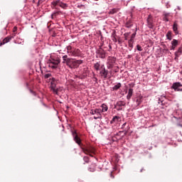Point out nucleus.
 <instances>
[{
	"label": "nucleus",
	"mask_w": 182,
	"mask_h": 182,
	"mask_svg": "<svg viewBox=\"0 0 182 182\" xmlns=\"http://www.w3.org/2000/svg\"><path fill=\"white\" fill-rule=\"evenodd\" d=\"M52 76V74L48 73L44 75L45 79H49Z\"/></svg>",
	"instance_id": "473e14b6"
},
{
	"label": "nucleus",
	"mask_w": 182,
	"mask_h": 182,
	"mask_svg": "<svg viewBox=\"0 0 182 182\" xmlns=\"http://www.w3.org/2000/svg\"><path fill=\"white\" fill-rule=\"evenodd\" d=\"M63 63H65L70 69H76L83 63V60H74L73 58H69L68 55H65L63 56Z\"/></svg>",
	"instance_id": "f257e3e1"
},
{
	"label": "nucleus",
	"mask_w": 182,
	"mask_h": 182,
	"mask_svg": "<svg viewBox=\"0 0 182 182\" xmlns=\"http://www.w3.org/2000/svg\"><path fill=\"white\" fill-rule=\"evenodd\" d=\"M90 114L94 116L95 120H97V119H102L103 116L102 115V109L95 108L90 109Z\"/></svg>",
	"instance_id": "7ed1b4c3"
},
{
	"label": "nucleus",
	"mask_w": 182,
	"mask_h": 182,
	"mask_svg": "<svg viewBox=\"0 0 182 182\" xmlns=\"http://www.w3.org/2000/svg\"><path fill=\"white\" fill-rule=\"evenodd\" d=\"M101 107V113H105V112H107V110H109V107H107V105L106 104H102Z\"/></svg>",
	"instance_id": "dca6fc26"
},
{
	"label": "nucleus",
	"mask_w": 182,
	"mask_h": 182,
	"mask_svg": "<svg viewBox=\"0 0 182 182\" xmlns=\"http://www.w3.org/2000/svg\"><path fill=\"white\" fill-rule=\"evenodd\" d=\"M181 55H182V44L181 47L178 49V50L175 52L176 58H178V56H180Z\"/></svg>",
	"instance_id": "a211bd4d"
},
{
	"label": "nucleus",
	"mask_w": 182,
	"mask_h": 182,
	"mask_svg": "<svg viewBox=\"0 0 182 182\" xmlns=\"http://www.w3.org/2000/svg\"><path fill=\"white\" fill-rule=\"evenodd\" d=\"M133 96V89L130 88L128 91V94L127 95V99L128 100H130L132 99V97Z\"/></svg>",
	"instance_id": "f3484780"
},
{
	"label": "nucleus",
	"mask_w": 182,
	"mask_h": 182,
	"mask_svg": "<svg viewBox=\"0 0 182 182\" xmlns=\"http://www.w3.org/2000/svg\"><path fill=\"white\" fill-rule=\"evenodd\" d=\"M100 62H98V63H96L95 65H94V68L95 69V70H100Z\"/></svg>",
	"instance_id": "bb28decb"
},
{
	"label": "nucleus",
	"mask_w": 182,
	"mask_h": 182,
	"mask_svg": "<svg viewBox=\"0 0 182 182\" xmlns=\"http://www.w3.org/2000/svg\"><path fill=\"white\" fill-rule=\"evenodd\" d=\"M141 171H141H143V169H141V171Z\"/></svg>",
	"instance_id": "49530a36"
},
{
	"label": "nucleus",
	"mask_w": 182,
	"mask_h": 182,
	"mask_svg": "<svg viewBox=\"0 0 182 182\" xmlns=\"http://www.w3.org/2000/svg\"><path fill=\"white\" fill-rule=\"evenodd\" d=\"M172 49L174 50L177 45H178V41L173 39L171 42Z\"/></svg>",
	"instance_id": "412c9836"
},
{
	"label": "nucleus",
	"mask_w": 182,
	"mask_h": 182,
	"mask_svg": "<svg viewBox=\"0 0 182 182\" xmlns=\"http://www.w3.org/2000/svg\"><path fill=\"white\" fill-rule=\"evenodd\" d=\"M114 63H116V58L109 56L107 59V69H113V68H114Z\"/></svg>",
	"instance_id": "423d86ee"
},
{
	"label": "nucleus",
	"mask_w": 182,
	"mask_h": 182,
	"mask_svg": "<svg viewBox=\"0 0 182 182\" xmlns=\"http://www.w3.org/2000/svg\"><path fill=\"white\" fill-rule=\"evenodd\" d=\"M164 100H166V96L164 95H161L159 98V103L161 104V105H164Z\"/></svg>",
	"instance_id": "5701e85b"
},
{
	"label": "nucleus",
	"mask_w": 182,
	"mask_h": 182,
	"mask_svg": "<svg viewBox=\"0 0 182 182\" xmlns=\"http://www.w3.org/2000/svg\"><path fill=\"white\" fill-rule=\"evenodd\" d=\"M67 52L69 56H80V50L73 48L70 46L67 47Z\"/></svg>",
	"instance_id": "20e7f679"
},
{
	"label": "nucleus",
	"mask_w": 182,
	"mask_h": 182,
	"mask_svg": "<svg viewBox=\"0 0 182 182\" xmlns=\"http://www.w3.org/2000/svg\"><path fill=\"white\" fill-rule=\"evenodd\" d=\"M137 106H139V105L141 104L143 100H141V97H138L136 100Z\"/></svg>",
	"instance_id": "7c9ffc66"
},
{
	"label": "nucleus",
	"mask_w": 182,
	"mask_h": 182,
	"mask_svg": "<svg viewBox=\"0 0 182 182\" xmlns=\"http://www.w3.org/2000/svg\"><path fill=\"white\" fill-rule=\"evenodd\" d=\"M107 4H110L113 0H105Z\"/></svg>",
	"instance_id": "a19ab883"
},
{
	"label": "nucleus",
	"mask_w": 182,
	"mask_h": 182,
	"mask_svg": "<svg viewBox=\"0 0 182 182\" xmlns=\"http://www.w3.org/2000/svg\"><path fill=\"white\" fill-rule=\"evenodd\" d=\"M134 42V40H129L128 41V46L131 48L130 50L133 49V43Z\"/></svg>",
	"instance_id": "393cba45"
},
{
	"label": "nucleus",
	"mask_w": 182,
	"mask_h": 182,
	"mask_svg": "<svg viewBox=\"0 0 182 182\" xmlns=\"http://www.w3.org/2000/svg\"><path fill=\"white\" fill-rule=\"evenodd\" d=\"M136 49L137 50H139V52H141V50H143V48H141V46L140 45H137L136 46Z\"/></svg>",
	"instance_id": "72a5a7b5"
},
{
	"label": "nucleus",
	"mask_w": 182,
	"mask_h": 182,
	"mask_svg": "<svg viewBox=\"0 0 182 182\" xmlns=\"http://www.w3.org/2000/svg\"><path fill=\"white\" fill-rule=\"evenodd\" d=\"M127 125V124L125 122L122 126V129H124L122 131V133H124L125 135L127 134V133H129V129H130V127H129V125L126 127Z\"/></svg>",
	"instance_id": "ddd939ff"
},
{
	"label": "nucleus",
	"mask_w": 182,
	"mask_h": 182,
	"mask_svg": "<svg viewBox=\"0 0 182 182\" xmlns=\"http://www.w3.org/2000/svg\"><path fill=\"white\" fill-rule=\"evenodd\" d=\"M113 68H114V69L111 70L109 71L110 75H112V73H113V72H114V73H117L119 72V67L118 66L113 67Z\"/></svg>",
	"instance_id": "a878e982"
},
{
	"label": "nucleus",
	"mask_w": 182,
	"mask_h": 182,
	"mask_svg": "<svg viewBox=\"0 0 182 182\" xmlns=\"http://www.w3.org/2000/svg\"><path fill=\"white\" fill-rule=\"evenodd\" d=\"M172 33L171 31H168L166 33V38L167 39H168V41H171V39H173V37L171 36Z\"/></svg>",
	"instance_id": "c85d7f7f"
},
{
	"label": "nucleus",
	"mask_w": 182,
	"mask_h": 182,
	"mask_svg": "<svg viewBox=\"0 0 182 182\" xmlns=\"http://www.w3.org/2000/svg\"><path fill=\"white\" fill-rule=\"evenodd\" d=\"M147 23H148V28L150 29H153V22L151 21V18H150V16L147 18Z\"/></svg>",
	"instance_id": "6ab92c4d"
},
{
	"label": "nucleus",
	"mask_w": 182,
	"mask_h": 182,
	"mask_svg": "<svg viewBox=\"0 0 182 182\" xmlns=\"http://www.w3.org/2000/svg\"><path fill=\"white\" fill-rule=\"evenodd\" d=\"M121 87H122V83L118 82L112 88V90H113V91L119 90V89Z\"/></svg>",
	"instance_id": "aec40b11"
},
{
	"label": "nucleus",
	"mask_w": 182,
	"mask_h": 182,
	"mask_svg": "<svg viewBox=\"0 0 182 182\" xmlns=\"http://www.w3.org/2000/svg\"><path fill=\"white\" fill-rule=\"evenodd\" d=\"M136 38V33H133L131 36V38L130 40L131 41H134V38Z\"/></svg>",
	"instance_id": "c9c22d12"
},
{
	"label": "nucleus",
	"mask_w": 182,
	"mask_h": 182,
	"mask_svg": "<svg viewBox=\"0 0 182 182\" xmlns=\"http://www.w3.org/2000/svg\"><path fill=\"white\" fill-rule=\"evenodd\" d=\"M169 16H170V14H168V13H165V14H164V17H166V18H168Z\"/></svg>",
	"instance_id": "e433bc0d"
},
{
	"label": "nucleus",
	"mask_w": 182,
	"mask_h": 182,
	"mask_svg": "<svg viewBox=\"0 0 182 182\" xmlns=\"http://www.w3.org/2000/svg\"><path fill=\"white\" fill-rule=\"evenodd\" d=\"M89 171H95L96 170V164H92L91 166L88 168Z\"/></svg>",
	"instance_id": "cd10ccee"
},
{
	"label": "nucleus",
	"mask_w": 182,
	"mask_h": 182,
	"mask_svg": "<svg viewBox=\"0 0 182 182\" xmlns=\"http://www.w3.org/2000/svg\"><path fill=\"white\" fill-rule=\"evenodd\" d=\"M111 177H112V178H113V176L112 175V173H111Z\"/></svg>",
	"instance_id": "c03bdc74"
},
{
	"label": "nucleus",
	"mask_w": 182,
	"mask_h": 182,
	"mask_svg": "<svg viewBox=\"0 0 182 182\" xmlns=\"http://www.w3.org/2000/svg\"><path fill=\"white\" fill-rule=\"evenodd\" d=\"M84 153H85V154H89L90 156H93L92 154H96V149H95V147L89 146L84 150Z\"/></svg>",
	"instance_id": "0eeeda50"
},
{
	"label": "nucleus",
	"mask_w": 182,
	"mask_h": 182,
	"mask_svg": "<svg viewBox=\"0 0 182 182\" xmlns=\"http://www.w3.org/2000/svg\"><path fill=\"white\" fill-rule=\"evenodd\" d=\"M55 82H56L55 78H52V81L50 82V89L54 93V95H58V89L56 88V84L55 83Z\"/></svg>",
	"instance_id": "1a4fd4ad"
},
{
	"label": "nucleus",
	"mask_w": 182,
	"mask_h": 182,
	"mask_svg": "<svg viewBox=\"0 0 182 182\" xmlns=\"http://www.w3.org/2000/svg\"><path fill=\"white\" fill-rule=\"evenodd\" d=\"M164 21H165V22H168V17H164Z\"/></svg>",
	"instance_id": "58836bf2"
},
{
	"label": "nucleus",
	"mask_w": 182,
	"mask_h": 182,
	"mask_svg": "<svg viewBox=\"0 0 182 182\" xmlns=\"http://www.w3.org/2000/svg\"><path fill=\"white\" fill-rule=\"evenodd\" d=\"M182 85L180 82H174L172 85V89H174L176 92H182V88L181 87Z\"/></svg>",
	"instance_id": "f8f14e48"
},
{
	"label": "nucleus",
	"mask_w": 182,
	"mask_h": 182,
	"mask_svg": "<svg viewBox=\"0 0 182 182\" xmlns=\"http://www.w3.org/2000/svg\"><path fill=\"white\" fill-rule=\"evenodd\" d=\"M120 119V117L119 116H114L112 119L111 120V124L113 123H117V122H119V120Z\"/></svg>",
	"instance_id": "4be33fe9"
},
{
	"label": "nucleus",
	"mask_w": 182,
	"mask_h": 182,
	"mask_svg": "<svg viewBox=\"0 0 182 182\" xmlns=\"http://www.w3.org/2000/svg\"><path fill=\"white\" fill-rule=\"evenodd\" d=\"M83 160L85 161V163H89V157L84 156Z\"/></svg>",
	"instance_id": "f704fd0d"
},
{
	"label": "nucleus",
	"mask_w": 182,
	"mask_h": 182,
	"mask_svg": "<svg viewBox=\"0 0 182 182\" xmlns=\"http://www.w3.org/2000/svg\"><path fill=\"white\" fill-rule=\"evenodd\" d=\"M97 58H100L101 59H105L106 58V51L100 48L97 51Z\"/></svg>",
	"instance_id": "9d476101"
},
{
	"label": "nucleus",
	"mask_w": 182,
	"mask_h": 182,
	"mask_svg": "<svg viewBox=\"0 0 182 182\" xmlns=\"http://www.w3.org/2000/svg\"><path fill=\"white\" fill-rule=\"evenodd\" d=\"M2 45H5V43H4V41L3 43H0V46H2Z\"/></svg>",
	"instance_id": "37998d69"
},
{
	"label": "nucleus",
	"mask_w": 182,
	"mask_h": 182,
	"mask_svg": "<svg viewBox=\"0 0 182 182\" xmlns=\"http://www.w3.org/2000/svg\"><path fill=\"white\" fill-rule=\"evenodd\" d=\"M95 1H99V0H95Z\"/></svg>",
	"instance_id": "de8ad7c7"
},
{
	"label": "nucleus",
	"mask_w": 182,
	"mask_h": 182,
	"mask_svg": "<svg viewBox=\"0 0 182 182\" xmlns=\"http://www.w3.org/2000/svg\"><path fill=\"white\" fill-rule=\"evenodd\" d=\"M178 126H179L180 127H182V119H181V122L178 124Z\"/></svg>",
	"instance_id": "ea45409f"
},
{
	"label": "nucleus",
	"mask_w": 182,
	"mask_h": 182,
	"mask_svg": "<svg viewBox=\"0 0 182 182\" xmlns=\"http://www.w3.org/2000/svg\"><path fill=\"white\" fill-rule=\"evenodd\" d=\"M16 31H18V27L14 26L13 28V32H16Z\"/></svg>",
	"instance_id": "4c0bfd02"
},
{
	"label": "nucleus",
	"mask_w": 182,
	"mask_h": 182,
	"mask_svg": "<svg viewBox=\"0 0 182 182\" xmlns=\"http://www.w3.org/2000/svg\"><path fill=\"white\" fill-rule=\"evenodd\" d=\"M173 31L176 33V35H178V25L176 22L173 23Z\"/></svg>",
	"instance_id": "2eb2a0df"
},
{
	"label": "nucleus",
	"mask_w": 182,
	"mask_h": 182,
	"mask_svg": "<svg viewBox=\"0 0 182 182\" xmlns=\"http://www.w3.org/2000/svg\"><path fill=\"white\" fill-rule=\"evenodd\" d=\"M51 5L55 9L58 8L57 6H60L63 9H66V8L68 7V4L62 2L60 0H56L53 1L51 3Z\"/></svg>",
	"instance_id": "39448f33"
},
{
	"label": "nucleus",
	"mask_w": 182,
	"mask_h": 182,
	"mask_svg": "<svg viewBox=\"0 0 182 182\" xmlns=\"http://www.w3.org/2000/svg\"><path fill=\"white\" fill-rule=\"evenodd\" d=\"M109 49L108 50H109V52H110V50H112V46L109 45Z\"/></svg>",
	"instance_id": "79ce46f5"
},
{
	"label": "nucleus",
	"mask_w": 182,
	"mask_h": 182,
	"mask_svg": "<svg viewBox=\"0 0 182 182\" xmlns=\"http://www.w3.org/2000/svg\"><path fill=\"white\" fill-rule=\"evenodd\" d=\"M16 34L14 33L13 36H9L6 37L4 40H3V43H8V42H11V41L13 39V38H15Z\"/></svg>",
	"instance_id": "4468645a"
},
{
	"label": "nucleus",
	"mask_w": 182,
	"mask_h": 182,
	"mask_svg": "<svg viewBox=\"0 0 182 182\" xmlns=\"http://www.w3.org/2000/svg\"><path fill=\"white\" fill-rule=\"evenodd\" d=\"M102 70L100 72L101 76L104 77V79H106L107 77V75H109V71L106 70V68H105V65H101Z\"/></svg>",
	"instance_id": "6e6552de"
},
{
	"label": "nucleus",
	"mask_w": 182,
	"mask_h": 182,
	"mask_svg": "<svg viewBox=\"0 0 182 182\" xmlns=\"http://www.w3.org/2000/svg\"><path fill=\"white\" fill-rule=\"evenodd\" d=\"M116 33H112L111 38H112V41H113V42H117V38H116Z\"/></svg>",
	"instance_id": "c756f323"
},
{
	"label": "nucleus",
	"mask_w": 182,
	"mask_h": 182,
	"mask_svg": "<svg viewBox=\"0 0 182 182\" xmlns=\"http://www.w3.org/2000/svg\"><path fill=\"white\" fill-rule=\"evenodd\" d=\"M60 63V59L58 55H51L50 58L49 60V68H51L52 69H56L58 68V65Z\"/></svg>",
	"instance_id": "f03ea898"
},
{
	"label": "nucleus",
	"mask_w": 182,
	"mask_h": 182,
	"mask_svg": "<svg viewBox=\"0 0 182 182\" xmlns=\"http://www.w3.org/2000/svg\"><path fill=\"white\" fill-rule=\"evenodd\" d=\"M125 26H126V28H132V26H133V23H132V22H130V21H128V22H127Z\"/></svg>",
	"instance_id": "2f4dec72"
},
{
	"label": "nucleus",
	"mask_w": 182,
	"mask_h": 182,
	"mask_svg": "<svg viewBox=\"0 0 182 182\" xmlns=\"http://www.w3.org/2000/svg\"><path fill=\"white\" fill-rule=\"evenodd\" d=\"M95 80H97V78L95 77Z\"/></svg>",
	"instance_id": "a18cd8bd"
},
{
	"label": "nucleus",
	"mask_w": 182,
	"mask_h": 182,
	"mask_svg": "<svg viewBox=\"0 0 182 182\" xmlns=\"http://www.w3.org/2000/svg\"><path fill=\"white\" fill-rule=\"evenodd\" d=\"M117 106L119 107H123V106H126V102L124 101H119L117 102Z\"/></svg>",
	"instance_id": "b1692460"
},
{
	"label": "nucleus",
	"mask_w": 182,
	"mask_h": 182,
	"mask_svg": "<svg viewBox=\"0 0 182 182\" xmlns=\"http://www.w3.org/2000/svg\"><path fill=\"white\" fill-rule=\"evenodd\" d=\"M72 134H73L74 141H75L77 144H80L82 141L80 140V138H79V136H77V133L76 132V131H73Z\"/></svg>",
	"instance_id": "9b49d317"
}]
</instances>
